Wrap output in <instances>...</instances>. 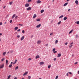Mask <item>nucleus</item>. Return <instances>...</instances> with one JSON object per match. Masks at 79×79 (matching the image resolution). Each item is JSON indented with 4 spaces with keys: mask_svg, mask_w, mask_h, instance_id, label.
<instances>
[{
    "mask_svg": "<svg viewBox=\"0 0 79 79\" xmlns=\"http://www.w3.org/2000/svg\"><path fill=\"white\" fill-rule=\"evenodd\" d=\"M29 6H30V5L29 4H28V3H26L25 5V7H29Z\"/></svg>",
    "mask_w": 79,
    "mask_h": 79,
    "instance_id": "1",
    "label": "nucleus"
},
{
    "mask_svg": "<svg viewBox=\"0 0 79 79\" xmlns=\"http://www.w3.org/2000/svg\"><path fill=\"white\" fill-rule=\"evenodd\" d=\"M19 26H23V25L22 24H19Z\"/></svg>",
    "mask_w": 79,
    "mask_h": 79,
    "instance_id": "38",
    "label": "nucleus"
},
{
    "mask_svg": "<svg viewBox=\"0 0 79 79\" xmlns=\"http://www.w3.org/2000/svg\"><path fill=\"white\" fill-rule=\"evenodd\" d=\"M65 45H67V44H68V43H65Z\"/></svg>",
    "mask_w": 79,
    "mask_h": 79,
    "instance_id": "56",
    "label": "nucleus"
},
{
    "mask_svg": "<svg viewBox=\"0 0 79 79\" xmlns=\"http://www.w3.org/2000/svg\"><path fill=\"white\" fill-rule=\"evenodd\" d=\"M58 78V76H57L56 77L55 79H57Z\"/></svg>",
    "mask_w": 79,
    "mask_h": 79,
    "instance_id": "33",
    "label": "nucleus"
},
{
    "mask_svg": "<svg viewBox=\"0 0 79 79\" xmlns=\"http://www.w3.org/2000/svg\"><path fill=\"white\" fill-rule=\"evenodd\" d=\"M17 61V60L16 59L15 61L14 62V63H16Z\"/></svg>",
    "mask_w": 79,
    "mask_h": 79,
    "instance_id": "41",
    "label": "nucleus"
},
{
    "mask_svg": "<svg viewBox=\"0 0 79 79\" xmlns=\"http://www.w3.org/2000/svg\"><path fill=\"white\" fill-rule=\"evenodd\" d=\"M27 73H28V72H26L24 73L23 74V76H26V75H27Z\"/></svg>",
    "mask_w": 79,
    "mask_h": 79,
    "instance_id": "5",
    "label": "nucleus"
},
{
    "mask_svg": "<svg viewBox=\"0 0 79 79\" xmlns=\"http://www.w3.org/2000/svg\"><path fill=\"white\" fill-rule=\"evenodd\" d=\"M63 16H64L63 15H61V16L59 17V18H60V19L61 18H63Z\"/></svg>",
    "mask_w": 79,
    "mask_h": 79,
    "instance_id": "22",
    "label": "nucleus"
},
{
    "mask_svg": "<svg viewBox=\"0 0 79 79\" xmlns=\"http://www.w3.org/2000/svg\"><path fill=\"white\" fill-rule=\"evenodd\" d=\"M2 22L0 23V25H2Z\"/></svg>",
    "mask_w": 79,
    "mask_h": 79,
    "instance_id": "51",
    "label": "nucleus"
},
{
    "mask_svg": "<svg viewBox=\"0 0 79 79\" xmlns=\"http://www.w3.org/2000/svg\"><path fill=\"white\" fill-rule=\"evenodd\" d=\"M16 16V14H14L12 17V19H13V18H15V16Z\"/></svg>",
    "mask_w": 79,
    "mask_h": 79,
    "instance_id": "14",
    "label": "nucleus"
},
{
    "mask_svg": "<svg viewBox=\"0 0 79 79\" xmlns=\"http://www.w3.org/2000/svg\"><path fill=\"white\" fill-rule=\"evenodd\" d=\"M21 31V30L20 29H19L17 30V31L19 32V31Z\"/></svg>",
    "mask_w": 79,
    "mask_h": 79,
    "instance_id": "44",
    "label": "nucleus"
},
{
    "mask_svg": "<svg viewBox=\"0 0 79 79\" xmlns=\"http://www.w3.org/2000/svg\"><path fill=\"white\" fill-rule=\"evenodd\" d=\"M61 56V54L60 53H59L58 54L57 57H60V56Z\"/></svg>",
    "mask_w": 79,
    "mask_h": 79,
    "instance_id": "12",
    "label": "nucleus"
},
{
    "mask_svg": "<svg viewBox=\"0 0 79 79\" xmlns=\"http://www.w3.org/2000/svg\"><path fill=\"white\" fill-rule=\"evenodd\" d=\"M28 60H29V61H31V58H29L28 59Z\"/></svg>",
    "mask_w": 79,
    "mask_h": 79,
    "instance_id": "48",
    "label": "nucleus"
},
{
    "mask_svg": "<svg viewBox=\"0 0 79 79\" xmlns=\"http://www.w3.org/2000/svg\"><path fill=\"white\" fill-rule=\"evenodd\" d=\"M10 23H12V20H10Z\"/></svg>",
    "mask_w": 79,
    "mask_h": 79,
    "instance_id": "49",
    "label": "nucleus"
},
{
    "mask_svg": "<svg viewBox=\"0 0 79 79\" xmlns=\"http://www.w3.org/2000/svg\"><path fill=\"white\" fill-rule=\"evenodd\" d=\"M24 30H23L22 31V33H24Z\"/></svg>",
    "mask_w": 79,
    "mask_h": 79,
    "instance_id": "45",
    "label": "nucleus"
},
{
    "mask_svg": "<svg viewBox=\"0 0 79 79\" xmlns=\"http://www.w3.org/2000/svg\"><path fill=\"white\" fill-rule=\"evenodd\" d=\"M41 42L42 41H40V40H38L37 42V44H38L39 45V44H40Z\"/></svg>",
    "mask_w": 79,
    "mask_h": 79,
    "instance_id": "3",
    "label": "nucleus"
},
{
    "mask_svg": "<svg viewBox=\"0 0 79 79\" xmlns=\"http://www.w3.org/2000/svg\"><path fill=\"white\" fill-rule=\"evenodd\" d=\"M55 48H54L52 50V52H55Z\"/></svg>",
    "mask_w": 79,
    "mask_h": 79,
    "instance_id": "35",
    "label": "nucleus"
},
{
    "mask_svg": "<svg viewBox=\"0 0 79 79\" xmlns=\"http://www.w3.org/2000/svg\"><path fill=\"white\" fill-rule=\"evenodd\" d=\"M6 7V6H4V7H3L4 9H5V8Z\"/></svg>",
    "mask_w": 79,
    "mask_h": 79,
    "instance_id": "54",
    "label": "nucleus"
},
{
    "mask_svg": "<svg viewBox=\"0 0 79 79\" xmlns=\"http://www.w3.org/2000/svg\"><path fill=\"white\" fill-rule=\"evenodd\" d=\"M18 29V27H15V30H17Z\"/></svg>",
    "mask_w": 79,
    "mask_h": 79,
    "instance_id": "20",
    "label": "nucleus"
},
{
    "mask_svg": "<svg viewBox=\"0 0 79 79\" xmlns=\"http://www.w3.org/2000/svg\"><path fill=\"white\" fill-rule=\"evenodd\" d=\"M17 37L18 38H19L20 37V35H18L17 36Z\"/></svg>",
    "mask_w": 79,
    "mask_h": 79,
    "instance_id": "36",
    "label": "nucleus"
},
{
    "mask_svg": "<svg viewBox=\"0 0 79 79\" xmlns=\"http://www.w3.org/2000/svg\"><path fill=\"white\" fill-rule=\"evenodd\" d=\"M18 69V66H17L15 69V70H16V69Z\"/></svg>",
    "mask_w": 79,
    "mask_h": 79,
    "instance_id": "31",
    "label": "nucleus"
},
{
    "mask_svg": "<svg viewBox=\"0 0 79 79\" xmlns=\"http://www.w3.org/2000/svg\"><path fill=\"white\" fill-rule=\"evenodd\" d=\"M6 52H3V55H5L6 54Z\"/></svg>",
    "mask_w": 79,
    "mask_h": 79,
    "instance_id": "27",
    "label": "nucleus"
},
{
    "mask_svg": "<svg viewBox=\"0 0 79 79\" xmlns=\"http://www.w3.org/2000/svg\"><path fill=\"white\" fill-rule=\"evenodd\" d=\"M10 77H11V75H9L7 78V79H10Z\"/></svg>",
    "mask_w": 79,
    "mask_h": 79,
    "instance_id": "26",
    "label": "nucleus"
},
{
    "mask_svg": "<svg viewBox=\"0 0 79 79\" xmlns=\"http://www.w3.org/2000/svg\"><path fill=\"white\" fill-rule=\"evenodd\" d=\"M64 19V21H66V20L67 19V17H64V19Z\"/></svg>",
    "mask_w": 79,
    "mask_h": 79,
    "instance_id": "15",
    "label": "nucleus"
},
{
    "mask_svg": "<svg viewBox=\"0 0 79 79\" xmlns=\"http://www.w3.org/2000/svg\"><path fill=\"white\" fill-rule=\"evenodd\" d=\"M56 58H55L54 59V61H56Z\"/></svg>",
    "mask_w": 79,
    "mask_h": 79,
    "instance_id": "50",
    "label": "nucleus"
},
{
    "mask_svg": "<svg viewBox=\"0 0 79 79\" xmlns=\"http://www.w3.org/2000/svg\"><path fill=\"white\" fill-rule=\"evenodd\" d=\"M72 46H73V45L71 44L70 45V46H69V48H72Z\"/></svg>",
    "mask_w": 79,
    "mask_h": 79,
    "instance_id": "30",
    "label": "nucleus"
},
{
    "mask_svg": "<svg viewBox=\"0 0 79 79\" xmlns=\"http://www.w3.org/2000/svg\"><path fill=\"white\" fill-rule=\"evenodd\" d=\"M40 26H41V24H40L39 25H37L36 26V27H37V28H38V27H40Z\"/></svg>",
    "mask_w": 79,
    "mask_h": 79,
    "instance_id": "6",
    "label": "nucleus"
},
{
    "mask_svg": "<svg viewBox=\"0 0 79 79\" xmlns=\"http://www.w3.org/2000/svg\"><path fill=\"white\" fill-rule=\"evenodd\" d=\"M36 16H37V15H36V14H34L33 15V19L35 18L36 17Z\"/></svg>",
    "mask_w": 79,
    "mask_h": 79,
    "instance_id": "7",
    "label": "nucleus"
},
{
    "mask_svg": "<svg viewBox=\"0 0 79 79\" xmlns=\"http://www.w3.org/2000/svg\"><path fill=\"white\" fill-rule=\"evenodd\" d=\"M73 30H72L70 31V32L69 33V34H71V32H73Z\"/></svg>",
    "mask_w": 79,
    "mask_h": 79,
    "instance_id": "23",
    "label": "nucleus"
},
{
    "mask_svg": "<svg viewBox=\"0 0 79 79\" xmlns=\"http://www.w3.org/2000/svg\"><path fill=\"white\" fill-rule=\"evenodd\" d=\"M78 73L79 74V70L78 71Z\"/></svg>",
    "mask_w": 79,
    "mask_h": 79,
    "instance_id": "63",
    "label": "nucleus"
},
{
    "mask_svg": "<svg viewBox=\"0 0 79 79\" xmlns=\"http://www.w3.org/2000/svg\"><path fill=\"white\" fill-rule=\"evenodd\" d=\"M51 67V65H50L48 66V68H50Z\"/></svg>",
    "mask_w": 79,
    "mask_h": 79,
    "instance_id": "37",
    "label": "nucleus"
},
{
    "mask_svg": "<svg viewBox=\"0 0 79 79\" xmlns=\"http://www.w3.org/2000/svg\"><path fill=\"white\" fill-rule=\"evenodd\" d=\"M18 16L17 15L15 16V19H18Z\"/></svg>",
    "mask_w": 79,
    "mask_h": 79,
    "instance_id": "18",
    "label": "nucleus"
},
{
    "mask_svg": "<svg viewBox=\"0 0 79 79\" xmlns=\"http://www.w3.org/2000/svg\"><path fill=\"white\" fill-rule=\"evenodd\" d=\"M50 35H53V33H52L50 34Z\"/></svg>",
    "mask_w": 79,
    "mask_h": 79,
    "instance_id": "40",
    "label": "nucleus"
},
{
    "mask_svg": "<svg viewBox=\"0 0 79 79\" xmlns=\"http://www.w3.org/2000/svg\"><path fill=\"white\" fill-rule=\"evenodd\" d=\"M28 79H31V76H28Z\"/></svg>",
    "mask_w": 79,
    "mask_h": 79,
    "instance_id": "29",
    "label": "nucleus"
},
{
    "mask_svg": "<svg viewBox=\"0 0 79 79\" xmlns=\"http://www.w3.org/2000/svg\"><path fill=\"white\" fill-rule=\"evenodd\" d=\"M4 60H5V58L2 59L1 60L2 61H3Z\"/></svg>",
    "mask_w": 79,
    "mask_h": 79,
    "instance_id": "34",
    "label": "nucleus"
},
{
    "mask_svg": "<svg viewBox=\"0 0 79 79\" xmlns=\"http://www.w3.org/2000/svg\"><path fill=\"white\" fill-rule=\"evenodd\" d=\"M8 61L7 60H6V64H8Z\"/></svg>",
    "mask_w": 79,
    "mask_h": 79,
    "instance_id": "32",
    "label": "nucleus"
},
{
    "mask_svg": "<svg viewBox=\"0 0 79 79\" xmlns=\"http://www.w3.org/2000/svg\"><path fill=\"white\" fill-rule=\"evenodd\" d=\"M78 37V35H76V38H77Z\"/></svg>",
    "mask_w": 79,
    "mask_h": 79,
    "instance_id": "53",
    "label": "nucleus"
},
{
    "mask_svg": "<svg viewBox=\"0 0 79 79\" xmlns=\"http://www.w3.org/2000/svg\"><path fill=\"white\" fill-rule=\"evenodd\" d=\"M24 39V36H23L21 38V40L22 41Z\"/></svg>",
    "mask_w": 79,
    "mask_h": 79,
    "instance_id": "8",
    "label": "nucleus"
},
{
    "mask_svg": "<svg viewBox=\"0 0 79 79\" xmlns=\"http://www.w3.org/2000/svg\"><path fill=\"white\" fill-rule=\"evenodd\" d=\"M48 44H47L45 45V46H46V47H48Z\"/></svg>",
    "mask_w": 79,
    "mask_h": 79,
    "instance_id": "46",
    "label": "nucleus"
},
{
    "mask_svg": "<svg viewBox=\"0 0 79 79\" xmlns=\"http://www.w3.org/2000/svg\"><path fill=\"white\" fill-rule=\"evenodd\" d=\"M40 65H42V64H44V62H41L40 63Z\"/></svg>",
    "mask_w": 79,
    "mask_h": 79,
    "instance_id": "9",
    "label": "nucleus"
},
{
    "mask_svg": "<svg viewBox=\"0 0 79 79\" xmlns=\"http://www.w3.org/2000/svg\"><path fill=\"white\" fill-rule=\"evenodd\" d=\"M12 67V64H10L9 66V67L10 68H11V67Z\"/></svg>",
    "mask_w": 79,
    "mask_h": 79,
    "instance_id": "28",
    "label": "nucleus"
},
{
    "mask_svg": "<svg viewBox=\"0 0 79 79\" xmlns=\"http://www.w3.org/2000/svg\"><path fill=\"white\" fill-rule=\"evenodd\" d=\"M31 1H32V0H28V2H30Z\"/></svg>",
    "mask_w": 79,
    "mask_h": 79,
    "instance_id": "43",
    "label": "nucleus"
},
{
    "mask_svg": "<svg viewBox=\"0 0 79 79\" xmlns=\"http://www.w3.org/2000/svg\"><path fill=\"white\" fill-rule=\"evenodd\" d=\"M9 4H10V5H12V4H13V1H12V2H10L9 3Z\"/></svg>",
    "mask_w": 79,
    "mask_h": 79,
    "instance_id": "19",
    "label": "nucleus"
},
{
    "mask_svg": "<svg viewBox=\"0 0 79 79\" xmlns=\"http://www.w3.org/2000/svg\"><path fill=\"white\" fill-rule=\"evenodd\" d=\"M17 78L16 77H15L14 79H17Z\"/></svg>",
    "mask_w": 79,
    "mask_h": 79,
    "instance_id": "58",
    "label": "nucleus"
},
{
    "mask_svg": "<svg viewBox=\"0 0 79 79\" xmlns=\"http://www.w3.org/2000/svg\"><path fill=\"white\" fill-rule=\"evenodd\" d=\"M77 64V62H76L74 63V64Z\"/></svg>",
    "mask_w": 79,
    "mask_h": 79,
    "instance_id": "57",
    "label": "nucleus"
},
{
    "mask_svg": "<svg viewBox=\"0 0 79 79\" xmlns=\"http://www.w3.org/2000/svg\"><path fill=\"white\" fill-rule=\"evenodd\" d=\"M2 35V33L0 34V35Z\"/></svg>",
    "mask_w": 79,
    "mask_h": 79,
    "instance_id": "61",
    "label": "nucleus"
},
{
    "mask_svg": "<svg viewBox=\"0 0 79 79\" xmlns=\"http://www.w3.org/2000/svg\"><path fill=\"white\" fill-rule=\"evenodd\" d=\"M10 52H7V53L8 54V53H9Z\"/></svg>",
    "mask_w": 79,
    "mask_h": 79,
    "instance_id": "64",
    "label": "nucleus"
},
{
    "mask_svg": "<svg viewBox=\"0 0 79 79\" xmlns=\"http://www.w3.org/2000/svg\"><path fill=\"white\" fill-rule=\"evenodd\" d=\"M15 63H16L14 62V63H13V64H15Z\"/></svg>",
    "mask_w": 79,
    "mask_h": 79,
    "instance_id": "60",
    "label": "nucleus"
},
{
    "mask_svg": "<svg viewBox=\"0 0 79 79\" xmlns=\"http://www.w3.org/2000/svg\"><path fill=\"white\" fill-rule=\"evenodd\" d=\"M13 64V62H11L10 63V64Z\"/></svg>",
    "mask_w": 79,
    "mask_h": 79,
    "instance_id": "59",
    "label": "nucleus"
},
{
    "mask_svg": "<svg viewBox=\"0 0 79 79\" xmlns=\"http://www.w3.org/2000/svg\"><path fill=\"white\" fill-rule=\"evenodd\" d=\"M70 10H71V9H69L68 10V11H70Z\"/></svg>",
    "mask_w": 79,
    "mask_h": 79,
    "instance_id": "62",
    "label": "nucleus"
},
{
    "mask_svg": "<svg viewBox=\"0 0 79 79\" xmlns=\"http://www.w3.org/2000/svg\"><path fill=\"white\" fill-rule=\"evenodd\" d=\"M41 2V1L40 0H38L37 1V3H40Z\"/></svg>",
    "mask_w": 79,
    "mask_h": 79,
    "instance_id": "11",
    "label": "nucleus"
},
{
    "mask_svg": "<svg viewBox=\"0 0 79 79\" xmlns=\"http://www.w3.org/2000/svg\"><path fill=\"white\" fill-rule=\"evenodd\" d=\"M31 10V7H29L27 8V11H29V10Z\"/></svg>",
    "mask_w": 79,
    "mask_h": 79,
    "instance_id": "4",
    "label": "nucleus"
},
{
    "mask_svg": "<svg viewBox=\"0 0 79 79\" xmlns=\"http://www.w3.org/2000/svg\"><path fill=\"white\" fill-rule=\"evenodd\" d=\"M61 21H60L59 22L57 23V24H58V25L60 24H61Z\"/></svg>",
    "mask_w": 79,
    "mask_h": 79,
    "instance_id": "21",
    "label": "nucleus"
},
{
    "mask_svg": "<svg viewBox=\"0 0 79 79\" xmlns=\"http://www.w3.org/2000/svg\"><path fill=\"white\" fill-rule=\"evenodd\" d=\"M68 73H69V74H72V73L71 72H68Z\"/></svg>",
    "mask_w": 79,
    "mask_h": 79,
    "instance_id": "42",
    "label": "nucleus"
},
{
    "mask_svg": "<svg viewBox=\"0 0 79 79\" xmlns=\"http://www.w3.org/2000/svg\"><path fill=\"white\" fill-rule=\"evenodd\" d=\"M58 40H56L55 41V44H57V43H58Z\"/></svg>",
    "mask_w": 79,
    "mask_h": 79,
    "instance_id": "24",
    "label": "nucleus"
},
{
    "mask_svg": "<svg viewBox=\"0 0 79 79\" xmlns=\"http://www.w3.org/2000/svg\"><path fill=\"white\" fill-rule=\"evenodd\" d=\"M4 67V64H3L2 65H0V69L3 68Z\"/></svg>",
    "mask_w": 79,
    "mask_h": 79,
    "instance_id": "2",
    "label": "nucleus"
},
{
    "mask_svg": "<svg viewBox=\"0 0 79 79\" xmlns=\"http://www.w3.org/2000/svg\"><path fill=\"white\" fill-rule=\"evenodd\" d=\"M68 2H66V3H65L64 5V6H66V5H68Z\"/></svg>",
    "mask_w": 79,
    "mask_h": 79,
    "instance_id": "16",
    "label": "nucleus"
},
{
    "mask_svg": "<svg viewBox=\"0 0 79 79\" xmlns=\"http://www.w3.org/2000/svg\"><path fill=\"white\" fill-rule=\"evenodd\" d=\"M73 44V42H72L71 43H70V45H72V44Z\"/></svg>",
    "mask_w": 79,
    "mask_h": 79,
    "instance_id": "55",
    "label": "nucleus"
},
{
    "mask_svg": "<svg viewBox=\"0 0 79 79\" xmlns=\"http://www.w3.org/2000/svg\"><path fill=\"white\" fill-rule=\"evenodd\" d=\"M37 21H40V19H36Z\"/></svg>",
    "mask_w": 79,
    "mask_h": 79,
    "instance_id": "17",
    "label": "nucleus"
},
{
    "mask_svg": "<svg viewBox=\"0 0 79 79\" xmlns=\"http://www.w3.org/2000/svg\"><path fill=\"white\" fill-rule=\"evenodd\" d=\"M77 24H79V21H78L77 23Z\"/></svg>",
    "mask_w": 79,
    "mask_h": 79,
    "instance_id": "39",
    "label": "nucleus"
},
{
    "mask_svg": "<svg viewBox=\"0 0 79 79\" xmlns=\"http://www.w3.org/2000/svg\"><path fill=\"white\" fill-rule=\"evenodd\" d=\"M75 3H76L77 5H78V1L76 0L75 1Z\"/></svg>",
    "mask_w": 79,
    "mask_h": 79,
    "instance_id": "13",
    "label": "nucleus"
},
{
    "mask_svg": "<svg viewBox=\"0 0 79 79\" xmlns=\"http://www.w3.org/2000/svg\"><path fill=\"white\" fill-rule=\"evenodd\" d=\"M40 58V57H39V55H37L35 57L36 59H37V58Z\"/></svg>",
    "mask_w": 79,
    "mask_h": 79,
    "instance_id": "10",
    "label": "nucleus"
},
{
    "mask_svg": "<svg viewBox=\"0 0 79 79\" xmlns=\"http://www.w3.org/2000/svg\"><path fill=\"white\" fill-rule=\"evenodd\" d=\"M44 11V10H41V13H43Z\"/></svg>",
    "mask_w": 79,
    "mask_h": 79,
    "instance_id": "25",
    "label": "nucleus"
},
{
    "mask_svg": "<svg viewBox=\"0 0 79 79\" xmlns=\"http://www.w3.org/2000/svg\"><path fill=\"white\" fill-rule=\"evenodd\" d=\"M66 75H67V76H69V75L68 74V73H67Z\"/></svg>",
    "mask_w": 79,
    "mask_h": 79,
    "instance_id": "52",
    "label": "nucleus"
},
{
    "mask_svg": "<svg viewBox=\"0 0 79 79\" xmlns=\"http://www.w3.org/2000/svg\"><path fill=\"white\" fill-rule=\"evenodd\" d=\"M57 52V51H55L54 52V53H56Z\"/></svg>",
    "mask_w": 79,
    "mask_h": 79,
    "instance_id": "47",
    "label": "nucleus"
}]
</instances>
